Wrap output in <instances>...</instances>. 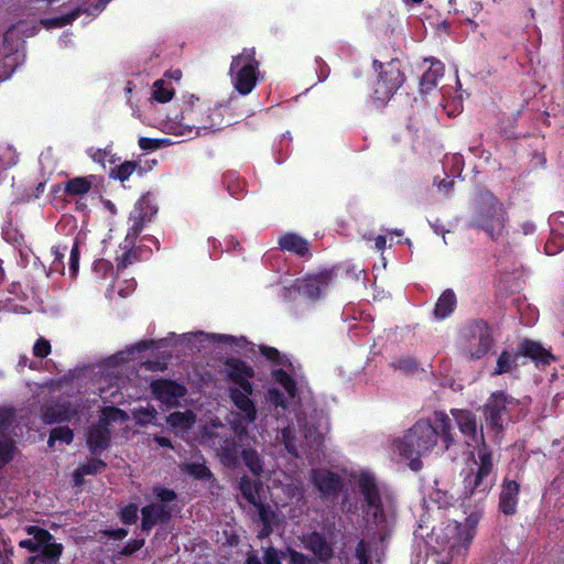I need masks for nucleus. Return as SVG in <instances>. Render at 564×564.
<instances>
[{"mask_svg":"<svg viewBox=\"0 0 564 564\" xmlns=\"http://www.w3.org/2000/svg\"><path fill=\"white\" fill-rule=\"evenodd\" d=\"M453 420L442 411L434 412L433 422L429 419L416 421L398 442L399 454L409 459L412 470L422 468L421 456L438 448L442 453L456 445Z\"/></svg>","mask_w":564,"mask_h":564,"instance_id":"f257e3e1","label":"nucleus"},{"mask_svg":"<svg viewBox=\"0 0 564 564\" xmlns=\"http://www.w3.org/2000/svg\"><path fill=\"white\" fill-rule=\"evenodd\" d=\"M508 221V213L503 204L490 192L481 193L470 227L485 231L492 240H498Z\"/></svg>","mask_w":564,"mask_h":564,"instance_id":"f03ea898","label":"nucleus"},{"mask_svg":"<svg viewBox=\"0 0 564 564\" xmlns=\"http://www.w3.org/2000/svg\"><path fill=\"white\" fill-rule=\"evenodd\" d=\"M221 124L220 113L216 108H213L209 102L202 100L199 97L191 95L184 101V107L181 111L180 126L196 134H200V130H215Z\"/></svg>","mask_w":564,"mask_h":564,"instance_id":"7ed1b4c3","label":"nucleus"},{"mask_svg":"<svg viewBox=\"0 0 564 564\" xmlns=\"http://www.w3.org/2000/svg\"><path fill=\"white\" fill-rule=\"evenodd\" d=\"M372 67L378 72L372 98L380 105L387 104L405 82V75L401 70V61L392 58L387 63L373 59Z\"/></svg>","mask_w":564,"mask_h":564,"instance_id":"20e7f679","label":"nucleus"},{"mask_svg":"<svg viewBox=\"0 0 564 564\" xmlns=\"http://www.w3.org/2000/svg\"><path fill=\"white\" fill-rule=\"evenodd\" d=\"M463 350L470 360L484 358L494 347V335L484 319H473L460 330Z\"/></svg>","mask_w":564,"mask_h":564,"instance_id":"39448f33","label":"nucleus"},{"mask_svg":"<svg viewBox=\"0 0 564 564\" xmlns=\"http://www.w3.org/2000/svg\"><path fill=\"white\" fill-rule=\"evenodd\" d=\"M259 66L254 47H245L240 54L232 57L230 74L235 89L240 95H248L254 89L258 83Z\"/></svg>","mask_w":564,"mask_h":564,"instance_id":"423d86ee","label":"nucleus"},{"mask_svg":"<svg viewBox=\"0 0 564 564\" xmlns=\"http://www.w3.org/2000/svg\"><path fill=\"white\" fill-rule=\"evenodd\" d=\"M480 440L481 446L478 448V460L476 462L477 470L476 473H469L464 478L463 500L470 499L476 492L486 496L492 487V484H489L487 478L494 470V454L486 444L482 432H480Z\"/></svg>","mask_w":564,"mask_h":564,"instance_id":"0eeeda50","label":"nucleus"},{"mask_svg":"<svg viewBox=\"0 0 564 564\" xmlns=\"http://www.w3.org/2000/svg\"><path fill=\"white\" fill-rule=\"evenodd\" d=\"M518 404L519 401L505 391L492 392L482 406V414L488 429L496 435L501 434L505 419Z\"/></svg>","mask_w":564,"mask_h":564,"instance_id":"6e6552de","label":"nucleus"},{"mask_svg":"<svg viewBox=\"0 0 564 564\" xmlns=\"http://www.w3.org/2000/svg\"><path fill=\"white\" fill-rule=\"evenodd\" d=\"M337 272L338 269L332 267L314 273H306L302 278L296 279L290 289L315 302L326 294V291L337 276Z\"/></svg>","mask_w":564,"mask_h":564,"instance_id":"1a4fd4ad","label":"nucleus"},{"mask_svg":"<svg viewBox=\"0 0 564 564\" xmlns=\"http://www.w3.org/2000/svg\"><path fill=\"white\" fill-rule=\"evenodd\" d=\"M357 486L362 495L366 513L371 517L373 523L386 520L380 488L373 475L361 473L357 479Z\"/></svg>","mask_w":564,"mask_h":564,"instance_id":"9d476101","label":"nucleus"},{"mask_svg":"<svg viewBox=\"0 0 564 564\" xmlns=\"http://www.w3.org/2000/svg\"><path fill=\"white\" fill-rule=\"evenodd\" d=\"M150 390L154 399L170 410L181 405V399L187 394V388L173 379H154L150 382Z\"/></svg>","mask_w":564,"mask_h":564,"instance_id":"9b49d317","label":"nucleus"},{"mask_svg":"<svg viewBox=\"0 0 564 564\" xmlns=\"http://www.w3.org/2000/svg\"><path fill=\"white\" fill-rule=\"evenodd\" d=\"M156 213L158 206L153 196L150 193L142 195L130 213L129 219L132 221V225L127 232V240H137L145 224L152 221Z\"/></svg>","mask_w":564,"mask_h":564,"instance_id":"f8f14e48","label":"nucleus"},{"mask_svg":"<svg viewBox=\"0 0 564 564\" xmlns=\"http://www.w3.org/2000/svg\"><path fill=\"white\" fill-rule=\"evenodd\" d=\"M227 379L235 383L238 389L246 392L253 391V384L250 381L254 377V369L245 360L236 357H228L224 361Z\"/></svg>","mask_w":564,"mask_h":564,"instance_id":"ddd939ff","label":"nucleus"},{"mask_svg":"<svg viewBox=\"0 0 564 564\" xmlns=\"http://www.w3.org/2000/svg\"><path fill=\"white\" fill-rule=\"evenodd\" d=\"M311 481L321 494L322 499H335L341 491L344 482L341 477L328 469H312Z\"/></svg>","mask_w":564,"mask_h":564,"instance_id":"4468645a","label":"nucleus"},{"mask_svg":"<svg viewBox=\"0 0 564 564\" xmlns=\"http://www.w3.org/2000/svg\"><path fill=\"white\" fill-rule=\"evenodd\" d=\"M518 355L530 359L536 368H545L556 361L552 350L545 348L541 343L524 338L518 345Z\"/></svg>","mask_w":564,"mask_h":564,"instance_id":"2eb2a0df","label":"nucleus"},{"mask_svg":"<svg viewBox=\"0 0 564 564\" xmlns=\"http://www.w3.org/2000/svg\"><path fill=\"white\" fill-rule=\"evenodd\" d=\"M78 414V408L69 401L54 402L41 406V420L46 425L70 422Z\"/></svg>","mask_w":564,"mask_h":564,"instance_id":"dca6fc26","label":"nucleus"},{"mask_svg":"<svg viewBox=\"0 0 564 564\" xmlns=\"http://www.w3.org/2000/svg\"><path fill=\"white\" fill-rule=\"evenodd\" d=\"M521 485L514 479L505 477L500 485L498 509L505 516H514L518 511Z\"/></svg>","mask_w":564,"mask_h":564,"instance_id":"f3484780","label":"nucleus"},{"mask_svg":"<svg viewBox=\"0 0 564 564\" xmlns=\"http://www.w3.org/2000/svg\"><path fill=\"white\" fill-rule=\"evenodd\" d=\"M253 391L246 392L242 389L229 388L228 394L232 404L239 411L241 422L246 425L253 424L258 417L254 401L250 398Z\"/></svg>","mask_w":564,"mask_h":564,"instance_id":"a211bd4d","label":"nucleus"},{"mask_svg":"<svg viewBox=\"0 0 564 564\" xmlns=\"http://www.w3.org/2000/svg\"><path fill=\"white\" fill-rule=\"evenodd\" d=\"M173 509L164 503H149L141 508V530L150 532L158 523H167Z\"/></svg>","mask_w":564,"mask_h":564,"instance_id":"6ab92c4d","label":"nucleus"},{"mask_svg":"<svg viewBox=\"0 0 564 564\" xmlns=\"http://www.w3.org/2000/svg\"><path fill=\"white\" fill-rule=\"evenodd\" d=\"M451 414L459 432L467 438L468 446L478 441V424L476 415L468 410L452 409Z\"/></svg>","mask_w":564,"mask_h":564,"instance_id":"aec40b11","label":"nucleus"},{"mask_svg":"<svg viewBox=\"0 0 564 564\" xmlns=\"http://www.w3.org/2000/svg\"><path fill=\"white\" fill-rule=\"evenodd\" d=\"M110 1L111 0H98L94 6H89L86 8H76L75 10H73L72 12H69L67 14H64V15H61L57 18H53V19H46L43 21V24L46 28L65 26L67 24L73 23V21H75L77 18H79L84 13H86L88 15L99 14Z\"/></svg>","mask_w":564,"mask_h":564,"instance_id":"412c9836","label":"nucleus"},{"mask_svg":"<svg viewBox=\"0 0 564 564\" xmlns=\"http://www.w3.org/2000/svg\"><path fill=\"white\" fill-rule=\"evenodd\" d=\"M111 434L105 424H96L89 427L87 433V445L95 456L100 455L110 445Z\"/></svg>","mask_w":564,"mask_h":564,"instance_id":"4be33fe9","label":"nucleus"},{"mask_svg":"<svg viewBox=\"0 0 564 564\" xmlns=\"http://www.w3.org/2000/svg\"><path fill=\"white\" fill-rule=\"evenodd\" d=\"M308 549L322 563H328L335 555L332 544L317 531H313L306 539Z\"/></svg>","mask_w":564,"mask_h":564,"instance_id":"5701e85b","label":"nucleus"},{"mask_svg":"<svg viewBox=\"0 0 564 564\" xmlns=\"http://www.w3.org/2000/svg\"><path fill=\"white\" fill-rule=\"evenodd\" d=\"M238 490L243 499L253 506L262 501L261 495L264 491V484L260 479H251L249 476L243 475L239 479Z\"/></svg>","mask_w":564,"mask_h":564,"instance_id":"b1692460","label":"nucleus"},{"mask_svg":"<svg viewBox=\"0 0 564 564\" xmlns=\"http://www.w3.org/2000/svg\"><path fill=\"white\" fill-rule=\"evenodd\" d=\"M444 64L438 59H432L429 69L420 78V91L427 94L437 86V82L444 75Z\"/></svg>","mask_w":564,"mask_h":564,"instance_id":"393cba45","label":"nucleus"},{"mask_svg":"<svg viewBox=\"0 0 564 564\" xmlns=\"http://www.w3.org/2000/svg\"><path fill=\"white\" fill-rule=\"evenodd\" d=\"M279 246L281 250L295 253L299 257H305L307 254H311L308 241L293 232H288L280 237Z\"/></svg>","mask_w":564,"mask_h":564,"instance_id":"a878e982","label":"nucleus"},{"mask_svg":"<svg viewBox=\"0 0 564 564\" xmlns=\"http://www.w3.org/2000/svg\"><path fill=\"white\" fill-rule=\"evenodd\" d=\"M457 299L452 289L442 292L434 306V317L438 321L445 319L456 310Z\"/></svg>","mask_w":564,"mask_h":564,"instance_id":"bb28decb","label":"nucleus"},{"mask_svg":"<svg viewBox=\"0 0 564 564\" xmlns=\"http://www.w3.org/2000/svg\"><path fill=\"white\" fill-rule=\"evenodd\" d=\"M196 421V416L193 411L186 410L184 412L175 411L166 416V423L173 430L187 431Z\"/></svg>","mask_w":564,"mask_h":564,"instance_id":"cd10ccee","label":"nucleus"},{"mask_svg":"<svg viewBox=\"0 0 564 564\" xmlns=\"http://www.w3.org/2000/svg\"><path fill=\"white\" fill-rule=\"evenodd\" d=\"M519 357H521V355H518V349L513 351H509L507 349L502 350L497 359V365L492 375L500 376L511 372L518 367L517 361Z\"/></svg>","mask_w":564,"mask_h":564,"instance_id":"c85d7f7f","label":"nucleus"},{"mask_svg":"<svg viewBox=\"0 0 564 564\" xmlns=\"http://www.w3.org/2000/svg\"><path fill=\"white\" fill-rule=\"evenodd\" d=\"M93 177H94L93 175L88 176V177L76 176V177L68 180L64 184L65 194H67L69 196H83V195L87 194L91 189V186H93L91 178Z\"/></svg>","mask_w":564,"mask_h":564,"instance_id":"c756f323","label":"nucleus"},{"mask_svg":"<svg viewBox=\"0 0 564 564\" xmlns=\"http://www.w3.org/2000/svg\"><path fill=\"white\" fill-rule=\"evenodd\" d=\"M134 241L135 240L131 241V239H128V240H127V238L124 239V247H122L123 251L121 254H118L116 258L118 270H123L127 267L139 261L140 250L133 248Z\"/></svg>","mask_w":564,"mask_h":564,"instance_id":"7c9ffc66","label":"nucleus"},{"mask_svg":"<svg viewBox=\"0 0 564 564\" xmlns=\"http://www.w3.org/2000/svg\"><path fill=\"white\" fill-rule=\"evenodd\" d=\"M138 171L139 174H142V166L135 161H124L120 165L111 169L109 176L113 180H118L121 183L129 180V177Z\"/></svg>","mask_w":564,"mask_h":564,"instance_id":"2f4dec72","label":"nucleus"},{"mask_svg":"<svg viewBox=\"0 0 564 564\" xmlns=\"http://www.w3.org/2000/svg\"><path fill=\"white\" fill-rule=\"evenodd\" d=\"M241 458L246 467L257 477L263 473V460L259 453L252 448L247 447L241 452Z\"/></svg>","mask_w":564,"mask_h":564,"instance_id":"473e14b6","label":"nucleus"},{"mask_svg":"<svg viewBox=\"0 0 564 564\" xmlns=\"http://www.w3.org/2000/svg\"><path fill=\"white\" fill-rule=\"evenodd\" d=\"M18 453L17 442L12 437L0 438V469L9 465Z\"/></svg>","mask_w":564,"mask_h":564,"instance_id":"72a5a7b5","label":"nucleus"},{"mask_svg":"<svg viewBox=\"0 0 564 564\" xmlns=\"http://www.w3.org/2000/svg\"><path fill=\"white\" fill-rule=\"evenodd\" d=\"M271 376H272V379L274 380V382H276L278 384L283 387V389L286 391V393L291 398H294L296 395V392H297L296 381L285 370H283L282 368L274 369V370H272Z\"/></svg>","mask_w":564,"mask_h":564,"instance_id":"f704fd0d","label":"nucleus"},{"mask_svg":"<svg viewBox=\"0 0 564 564\" xmlns=\"http://www.w3.org/2000/svg\"><path fill=\"white\" fill-rule=\"evenodd\" d=\"M259 352L274 366H291V361L285 356H283L275 347L259 345Z\"/></svg>","mask_w":564,"mask_h":564,"instance_id":"c9c22d12","label":"nucleus"},{"mask_svg":"<svg viewBox=\"0 0 564 564\" xmlns=\"http://www.w3.org/2000/svg\"><path fill=\"white\" fill-rule=\"evenodd\" d=\"M74 440V432L68 426H57L51 430L47 445L50 447L54 446L56 441H61L65 444H70Z\"/></svg>","mask_w":564,"mask_h":564,"instance_id":"e433bc0d","label":"nucleus"},{"mask_svg":"<svg viewBox=\"0 0 564 564\" xmlns=\"http://www.w3.org/2000/svg\"><path fill=\"white\" fill-rule=\"evenodd\" d=\"M174 89L166 85L163 79H158L153 84L152 97L158 102H167L173 98Z\"/></svg>","mask_w":564,"mask_h":564,"instance_id":"4c0bfd02","label":"nucleus"},{"mask_svg":"<svg viewBox=\"0 0 564 564\" xmlns=\"http://www.w3.org/2000/svg\"><path fill=\"white\" fill-rule=\"evenodd\" d=\"M132 414L138 425L145 426L156 420L158 411L154 406L149 405L145 408L141 406L135 409Z\"/></svg>","mask_w":564,"mask_h":564,"instance_id":"58836bf2","label":"nucleus"},{"mask_svg":"<svg viewBox=\"0 0 564 564\" xmlns=\"http://www.w3.org/2000/svg\"><path fill=\"white\" fill-rule=\"evenodd\" d=\"M102 417H100L99 422L100 424H105V426L109 427V423L111 421H118V420H124L127 419V413L116 406H107L102 410Z\"/></svg>","mask_w":564,"mask_h":564,"instance_id":"ea45409f","label":"nucleus"},{"mask_svg":"<svg viewBox=\"0 0 564 564\" xmlns=\"http://www.w3.org/2000/svg\"><path fill=\"white\" fill-rule=\"evenodd\" d=\"M139 508L137 503L126 505L119 512L120 521L126 525L134 524L138 521Z\"/></svg>","mask_w":564,"mask_h":564,"instance_id":"a19ab883","label":"nucleus"},{"mask_svg":"<svg viewBox=\"0 0 564 564\" xmlns=\"http://www.w3.org/2000/svg\"><path fill=\"white\" fill-rule=\"evenodd\" d=\"M40 553H43L44 557L51 560L54 564H58L59 557L63 553V545L53 540L48 544L42 546L40 549Z\"/></svg>","mask_w":564,"mask_h":564,"instance_id":"79ce46f5","label":"nucleus"},{"mask_svg":"<svg viewBox=\"0 0 564 564\" xmlns=\"http://www.w3.org/2000/svg\"><path fill=\"white\" fill-rule=\"evenodd\" d=\"M28 533L33 534L39 550L54 540L53 535L43 528L32 525L28 529Z\"/></svg>","mask_w":564,"mask_h":564,"instance_id":"37998d69","label":"nucleus"},{"mask_svg":"<svg viewBox=\"0 0 564 564\" xmlns=\"http://www.w3.org/2000/svg\"><path fill=\"white\" fill-rule=\"evenodd\" d=\"M253 507L258 511L259 521L261 523H274L276 520V513L271 508L270 505L264 503L263 501L258 502L257 505H253Z\"/></svg>","mask_w":564,"mask_h":564,"instance_id":"c03bdc74","label":"nucleus"},{"mask_svg":"<svg viewBox=\"0 0 564 564\" xmlns=\"http://www.w3.org/2000/svg\"><path fill=\"white\" fill-rule=\"evenodd\" d=\"M138 144H139L140 149L143 151H154V150L164 148L166 145H170L171 142L169 139H153V138L141 137L138 141Z\"/></svg>","mask_w":564,"mask_h":564,"instance_id":"a18cd8bd","label":"nucleus"},{"mask_svg":"<svg viewBox=\"0 0 564 564\" xmlns=\"http://www.w3.org/2000/svg\"><path fill=\"white\" fill-rule=\"evenodd\" d=\"M187 471L195 479L199 480H209L213 477L210 469L206 465L199 463L189 464L187 466Z\"/></svg>","mask_w":564,"mask_h":564,"instance_id":"49530a36","label":"nucleus"},{"mask_svg":"<svg viewBox=\"0 0 564 564\" xmlns=\"http://www.w3.org/2000/svg\"><path fill=\"white\" fill-rule=\"evenodd\" d=\"M14 420V410L11 408H0V436L6 437V433L11 427Z\"/></svg>","mask_w":564,"mask_h":564,"instance_id":"de8ad7c7","label":"nucleus"},{"mask_svg":"<svg viewBox=\"0 0 564 564\" xmlns=\"http://www.w3.org/2000/svg\"><path fill=\"white\" fill-rule=\"evenodd\" d=\"M392 367L406 375L414 373L417 370V364L412 357L400 358L392 362Z\"/></svg>","mask_w":564,"mask_h":564,"instance_id":"09e8293b","label":"nucleus"},{"mask_svg":"<svg viewBox=\"0 0 564 564\" xmlns=\"http://www.w3.org/2000/svg\"><path fill=\"white\" fill-rule=\"evenodd\" d=\"M106 466H107V464L102 459L94 458V459L88 460L85 464H82L79 467H80V470L85 475L88 476V475L99 474L102 469L106 468Z\"/></svg>","mask_w":564,"mask_h":564,"instance_id":"8fccbe9b","label":"nucleus"},{"mask_svg":"<svg viewBox=\"0 0 564 564\" xmlns=\"http://www.w3.org/2000/svg\"><path fill=\"white\" fill-rule=\"evenodd\" d=\"M153 495L160 500L159 503L164 505H167L177 498V495L173 489H169L162 486H154Z\"/></svg>","mask_w":564,"mask_h":564,"instance_id":"3c124183","label":"nucleus"},{"mask_svg":"<svg viewBox=\"0 0 564 564\" xmlns=\"http://www.w3.org/2000/svg\"><path fill=\"white\" fill-rule=\"evenodd\" d=\"M564 249V236L554 235L550 238L544 246V250L547 254L553 256Z\"/></svg>","mask_w":564,"mask_h":564,"instance_id":"603ef678","label":"nucleus"},{"mask_svg":"<svg viewBox=\"0 0 564 564\" xmlns=\"http://www.w3.org/2000/svg\"><path fill=\"white\" fill-rule=\"evenodd\" d=\"M51 343L44 337L36 339L33 346V355L39 358H45L51 354Z\"/></svg>","mask_w":564,"mask_h":564,"instance_id":"864d4df0","label":"nucleus"},{"mask_svg":"<svg viewBox=\"0 0 564 564\" xmlns=\"http://www.w3.org/2000/svg\"><path fill=\"white\" fill-rule=\"evenodd\" d=\"M267 400L275 408H285L286 399L282 391L276 388H270L267 392Z\"/></svg>","mask_w":564,"mask_h":564,"instance_id":"5fc2aeb1","label":"nucleus"},{"mask_svg":"<svg viewBox=\"0 0 564 564\" xmlns=\"http://www.w3.org/2000/svg\"><path fill=\"white\" fill-rule=\"evenodd\" d=\"M79 269V246L75 240L69 253V272L72 276H76Z\"/></svg>","mask_w":564,"mask_h":564,"instance_id":"6e6d98bb","label":"nucleus"},{"mask_svg":"<svg viewBox=\"0 0 564 564\" xmlns=\"http://www.w3.org/2000/svg\"><path fill=\"white\" fill-rule=\"evenodd\" d=\"M289 554L292 564H318L316 558L311 557L296 550L290 549Z\"/></svg>","mask_w":564,"mask_h":564,"instance_id":"4d7b16f0","label":"nucleus"},{"mask_svg":"<svg viewBox=\"0 0 564 564\" xmlns=\"http://www.w3.org/2000/svg\"><path fill=\"white\" fill-rule=\"evenodd\" d=\"M4 239L12 243L15 248H20L25 243L23 234L17 229H8L3 232Z\"/></svg>","mask_w":564,"mask_h":564,"instance_id":"13d9d810","label":"nucleus"},{"mask_svg":"<svg viewBox=\"0 0 564 564\" xmlns=\"http://www.w3.org/2000/svg\"><path fill=\"white\" fill-rule=\"evenodd\" d=\"M145 541L144 539H133L130 540L120 551V554L123 556H130L133 553L141 550L144 545Z\"/></svg>","mask_w":564,"mask_h":564,"instance_id":"bf43d9fd","label":"nucleus"},{"mask_svg":"<svg viewBox=\"0 0 564 564\" xmlns=\"http://www.w3.org/2000/svg\"><path fill=\"white\" fill-rule=\"evenodd\" d=\"M355 556L358 560L359 564H371L370 556L368 554L366 543L364 540H360L355 550Z\"/></svg>","mask_w":564,"mask_h":564,"instance_id":"052dcab7","label":"nucleus"},{"mask_svg":"<svg viewBox=\"0 0 564 564\" xmlns=\"http://www.w3.org/2000/svg\"><path fill=\"white\" fill-rule=\"evenodd\" d=\"M67 250L66 246H56L52 248V253L54 254V261L53 267L55 270H58L59 268L64 269V262L63 259L65 257V252Z\"/></svg>","mask_w":564,"mask_h":564,"instance_id":"680f3d73","label":"nucleus"},{"mask_svg":"<svg viewBox=\"0 0 564 564\" xmlns=\"http://www.w3.org/2000/svg\"><path fill=\"white\" fill-rule=\"evenodd\" d=\"M265 564H282L279 551L273 546H268L263 552Z\"/></svg>","mask_w":564,"mask_h":564,"instance_id":"e2e57ef3","label":"nucleus"},{"mask_svg":"<svg viewBox=\"0 0 564 564\" xmlns=\"http://www.w3.org/2000/svg\"><path fill=\"white\" fill-rule=\"evenodd\" d=\"M449 4V11H453L454 13H466L467 7L464 2V0H447Z\"/></svg>","mask_w":564,"mask_h":564,"instance_id":"0e129e2a","label":"nucleus"},{"mask_svg":"<svg viewBox=\"0 0 564 564\" xmlns=\"http://www.w3.org/2000/svg\"><path fill=\"white\" fill-rule=\"evenodd\" d=\"M223 458L228 464H232V465L236 464L237 456H236L235 446L223 448Z\"/></svg>","mask_w":564,"mask_h":564,"instance_id":"69168bd1","label":"nucleus"},{"mask_svg":"<svg viewBox=\"0 0 564 564\" xmlns=\"http://www.w3.org/2000/svg\"><path fill=\"white\" fill-rule=\"evenodd\" d=\"M107 536L112 540H122L128 535V530L123 528L108 530Z\"/></svg>","mask_w":564,"mask_h":564,"instance_id":"338daca9","label":"nucleus"},{"mask_svg":"<svg viewBox=\"0 0 564 564\" xmlns=\"http://www.w3.org/2000/svg\"><path fill=\"white\" fill-rule=\"evenodd\" d=\"M29 564H54L51 560L44 557L43 553L32 555L28 558Z\"/></svg>","mask_w":564,"mask_h":564,"instance_id":"774afa93","label":"nucleus"}]
</instances>
